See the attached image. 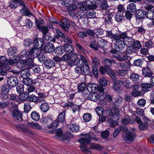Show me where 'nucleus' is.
<instances>
[{"label": "nucleus", "instance_id": "obj_48", "mask_svg": "<svg viewBox=\"0 0 154 154\" xmlns=\"http://www.w3.org/2000/svg\"><path fill=\"white\" fill-rule=\"evenodd\" d=\"M100 7L103 10H106L108 12L110 9L109 8V6L107 3V2L103 3L100 4Z\"/></svg>", "mask_w": 154, "mask_h": 154}, {"label": "nucleus", "instance_id": "obj_23", "mask_svg": "<svg viewBox=\"0 0 154 154\" xmlns=\"http://www.w3.org/2000/svg\"><path fill=\"white\" fill-rule=\"evenodd\" d=\"M69 128L71 131L76 132L79 131L80 127L78 124L76 123H74L70 125L69 127Z\"/></svg>", "mask_w": 154, "mask_h": 154}, {"label": "nucleus", "instance_id": "obj_41", "mask_svg": "<svg viewBox=\"0 0 154 154\" xmlns=\"http://www.w3.org/2000/svg\"><path fill=\"white\" fill-rule=\"evenodd\" d=\"M29 54V51L28 50H23L21 51L20 54V58H26Z\"/></svg>", "mask_w": 154, "mask_h": 154}, {"label": "nucleus", "instance_id": "obj_14", "mask_svg": "<svg viewBox=\"0 0 154 154\" xmlns=\"http://www.w3.org/2000/svg\"><path fill=\"white\" fill-rule=\"evenodd\" d=\"M146 16V11L142 9L138 10L136 13V17L139 19H142Z\"/></svg>", "mask_w": 154, "mask_h": 154}, {"label": "nucleus", "instance_id": "obj_16", "mask_svg": "<svg viewBox=\"0 0 154 154\" xmlns=\"http://www.w3.org/2000/svg\"><path fill=\"white\" fill-rule=\"evenodd\" d=\"M17 49L15 47H12L9 48L7 51L8 54L10 57V58L11 59V57L12 58L15 57L16 56V53L17 52Z\"/></svg>", "mask_w": 154, "mask_h": 154}, {"label": "nucleus", "instance_id": "obj_34", "mask_svg": "<svg viewBox=\"0 0 154 154\" xmlns=\"http://www.w3.org/2000/svg\"><path fill=\"white\" fill-rule=\"evenodd\" d=\"M59 24L66 31L68 30L70 26L67 21L64 22L60 21L59 22Z\"/></svg>", "mask_w": 154, "mask_h": 154}, {"label": "nucleus", "instance_id": "obj_61", "mask_svg": "<svg viewBox=\"0 0 154 154\" xmlns=\"http://www.w3.org/2000/svg\"><path fill=\"white\" fill-rule=\"evenodd\" d=\"M124 18V16L119 13L116 14L115 15V20L118 22L121 21Z\"/></svg>", "mask_w": 154, "mask_h": 154}, {"label": "nucleus", "instance_id": "obj_63", "mask_svg": "<svg viewBox=\"0 0 154 154\" xmlns=\"http://www.w3.org/2000/svg\"><path fill=\"white\" fill-rule=\"evenodd\" d=\"M59 123L58 121L56 120L51 124L49 126V128L52 129H55L57 127Z\"/></svg>", "mask_w": 154, "mask_h": 154}, {"label": "nucleus", "instance_id": "obj_36", "mask_svg": "<svg viewBox=\"0 0 154 154\" xmlns=\"http://www.w3.org/2000/svg\"><path fill=\"white\" fill-rule=\"evenodd\" d=\"M151 87V84L150 83H146L142 84V90L145 92L149 91Z\"/></svg>", "mask_w": 154, "mask_h": 154}, {"label": "nucleus", "instance_id": "obj_59", "mask_svg": "<svg viewBox=\"0 0 154 154\" xmlns=\"http://www.w3.org/2000/svg\"><path fill=\"white\" fill-rule=\"evenodd\" d=\"M31 69L35 73H40V69L38 66L33 65Z\"/></svg>", "mask_w": 154, "mask_h": 154}, {"label": "nucleus", "instance_id": "obj_4", "mask_svg": "<svg viewBox=\"0 0 154 154\" xmlns=\"http://www.w3.org/2000/svg\"><path fill=\"white\" fill-rule=\"evenodd\" d=\"M17 58L13 60L7 59L5 56H1L0 57V66H4L5 65H12L17 62Z\"/></svg>", "mask_w": 154, "mask_h": 154}, {"label": "nucleus", "instance_id": "obj_6", "mask_svg": "<svg viewBox=\"0 0 154 154\" xmlns=\"http://www.w3.org/2000/svg\"><path fill=\"white\" fill-rule=\"evenodd\" d=\"M91 137L88 134L82 135L80 138L78 140L81 145H85L89 143L91 140Z\"/></svg>", "mask_w": 154, "mask_h": 154}, {"label": "nucleus", "instance_id": "obj_17", "mask_svg": "<svg viewBox=\"0 0 154 154\" xmlns=\"http://www.w3.org/2000/svg\"><path fill=\"white\" fill-rule=\"evenodd\" d=\"M86 5L88 8L91 9H95L97 7V3L95 0H86Z\"/></svg>", "mask_w": 154, "mask_h": 154}, {"label": "nucleus", "instance_id": "obj_57", "mask_svg": "<svg viewBox=\"0 0 154 154\" xmlns=\"http://www.w3.org/2000/svg\"><path fill=\"white\" fill-rule=\"evenodd\" d=\"M90 147L91 149L100 150L103 148V147L99 144L94 143H92L90 145Z\"/></svg>", "mask_w": 154, "mask_h": 154}, {"label": "nucleus", "instance_id": "obj_11", "mask_svg": "<svg viewBox=\"0 0 154 154\" xmlns=\"http://www.w3.org/2000/svg\"><path fill=\"white\" fill-rule=\"evenodd\" d=\"M41 50L40 48L34 46L30 50L29 54L31 57L33 58L37 57Z\"/></svg>", "mask_w": 154, "mask_h": 154}, {"label": "nucleus", "instance_id": "obj_9", "mask_svg": "<svg viewBox=\"0 0 154 154\" xmlns=\"http://www.w3.org/2000/svg\"><path fill=\"white\" fill-rule=\"evenodd\" d=\"M79 70H81V72L82 74L85 75L89 74L90 72V70L89 67L88 63L87 65H85L81 68L78 69H76L75 70V72L77 73H79Z\"/></svg>", "mask_w": 154, "mask_h": 154}, {"label": "nucleus", "instance_id": "obj_52", "mask_svg": "<svg viewBox=\"0 0 154 154\" xmlns=\"http://www.w3.org/2000/svg\"><path fill=\"white\" fill-rule=\"evenodd\" d=\"M106 72L112 79L114 80L115 79V73L110 68L108 67Z\"/></svg>", "mask_w": 154, "mask_h": 154}, {"label": "nucleus", "instance_id": "obj_56", "mask_svg": "<svg viewBox=\"0 0 154 154\" xmlns=\"http://www.w3.org/2000/svg\"><path fill=\"white\" fill-rule=\"evenodd\" d=\"M137 50L132 47H129L127 48L125 53L127 54H131L137 52Z\"/></svg>", "mask_w": 154, "mask_h": 154}, {"label": "nucleus", "instance_id": "obj_12", "mask_svg": "<svg viewBox=\"0 0 154 154\" xmlns=\"http://www.w3.org/2000/svg\"><path fill=\"white\" fill-rule=\"evenodd\" d=\"M123 85V81L117 80L114 83L112 88L114 91H119L121 90Z\"/></svg>", "mask_w": 154, "mask_h": 154}, {"label": "nucleus", "instance_id": "obj_64", "mask_svg": "<svg viewBox=\"0 0 154 154\" xmlns=\"http://www.w3.org/2000/svg\"><path fill=\"white\" fill-rule=\"evenodd\" d=\"M146 17L147 18L152 20L154 18V11L150 10L146 14Z\"/></svg>", "mask_w": 154, "mask_h": 154}, {"label": "nucleus", "instance_id": "obj_37", "mask_svg": "<svg viewBox=\"0 0 154 154\" xmlns=\"http://www.w3.org/2000/svg\"><path fill=\"white\" fill-rule=\"evenodd\" d=\"M122 122L124 125H127L133 123V121L132 120L130 117L128 116V117L124 118L122 120Z\"/></svg>", "mask_w": 154, "mask_h": 154}, {"label": "nucleus", "instance_id": "obj_26", "mask_svg": "<svg viewBox=\"0 0 154 154\" xmlns=\"http://www.w3.org/2000/svg\"><path fill=\"white\" fill-rule=\"evenodd\" d=\"M26 99L29 102L36 103H38V97L33 94L29 95Z\"/></svg>", "mask_w": 154, "mask_h": 154}, {"label": "nucleus", "instance_id": "obj_58", "mask_svg": "<svg viewBox=\"0 0 154 154\" xmlns=\"http://www.w3.org/2000/svg\"><path fill=\"white\" fill-rule=\"evenodd\" d=\"M96 112L99 116H102L103 114V110L102 107H97L95 109Z\"/></svg>", "mask_w": 154, "mask_h": 154}, {"label": "nucleus", "instance_id": "obj_49", "mask_svg": "<svg viewBox=\"0 0 154 154\" xmlns=\"http://www.w3.org/2000/svg\"><path fill=\"white\" fill-rule=\"evenodd\" d=\"M120 66L123 69L127 71L130 68L128 63L126 62L120 63Z\"/></svg>", "mask_w": 154, "mask_h": 154}, {"label": "nucleus", "instance_id": "obj_7", "mask_svg": "<svg viewBox=\"0 0 154 154\" xmlns=\"http://www.w3.org/2000/svg\"><path fill=\"white\" fill-rule=\"evenodd\" d=\"M135 136V133L131 131L127 132L122 135L124 140L126 141H132L134 140Z\"/></svg>", "mask_w": 154, "mask_h": 154}, {"label": "nucleus", "instance_id": "obj_19", "mask_svg": "<svg viewBox=\"0 0 154 154\" xmlns=\"http://www.w3.org/2000/svg\"><path fill=\"white\" fill-rule=\"evenodd\" d=\"M43 40L40 38H37L35 39L33 42L34 47L40 48L42 47Z\"/></svg>", "mask_w": 154, "mask_h": 154}, {"label": "nucleus", "instance_id": "obj_5", "mask_svg": "<svg viewBox=\"0 0 154 154\" xmlns=\"http://www.w3.org/2000/svg\"><path fill=\"white\" fill-rule=\"evenodd\" d=\"M88 63L86 58L83 56L80 55V58L78 59V57L76 59L75 61V64L76 65L78 68V69L81 68L85 65H87Z\"/></svg>", "mask_w": 154, "mask_h": 154}, {"label": "nucleus", "instance_id": "obj_40", "mask_svg": "<svg viewBox=\"0 0 154 154\" xmlns=\"http://www.w3.org/2000/svg\"><path fill=\"white\" fill-rule=\"evenodd\" d=\"M89 47L92 49L97 50L98 48V44H97L96 40H91L89 44Z\"/></svg>", "mask_w": 154, "mask_h": 154}, {"label": "nucleus", "instance_id": "obj_1", "mask_svg": "<svg viewBox=\"0 0 154 154\" xmlns=\"http://www.w3.org/2000/svg\"><path fill=\"white\" fill-rule=\"evenodd\" d=\"M106 35L110 38L115 43V48L119 50H123L125 45H131L133 39L131 37L128 36L125 32H121L114 34L111 31H106Z\"/></svg>", "mask_w": 154, "mask_h": 154}, {"label": "nucleus", "instance_id": "obj_51", "mask_svg": "<svg viewBox=\"0 0 154 154\" xmlns=\"http://www.w3.org/2000/svg\"><path fill=\"white\" fill-rule=\"evenodd\" d=\"M31 106L30 103L25 102L24 103V111L26 112H28L31 109Z\"/></svg>", "mask_w": 154, "mask_h": 154}, {"label": "nucleus", "instance_id": "obj_21", "mask_svg": "<svg viewBox=\"0 0 154 154\" xmlns=\"http://www.w3.org/2000/svg\"><path fill=\"white\" fill-rule=\"evenodd\" d=\"M99 95L97 94L94 93L90 94L87 97L88 100L95 102L97 101L99 99Z\"/></svg>", "mask_w": 154, "mask_h": 154}, {"label": "nucleus", "instance_id": "obj_39", "mask_svg": "<svg viewBox=\"0 0 154 154\" xmlns=\"http://www.w3.org/2000/svg\"><path fill=\"white\" fill-rule=\"evenodd\" d=\"M140 77V75L138 74L132 72L130 73L129 78L132 81H138Z\"/></svg>", "mask_w": 154, "mask_h": 154}, {"label": "nucleus", "instance_id": "obj_29", "mask_svg": "<svg viewBox=\"0 0 154 154\" xmlns=\"http://www.w3.org/2000/svg\"><path fill=\"white\" fill-rule=\"evenodd\" d=\"M40 108L42 111L45 112L49 109V106L48 103L45 102L41 104Z\"/></svg>", "mask_w": 154, "mask_h": 154}, {"label": "nucleus", "instance_id": "obj_15", "mask_svg": "<svg viewBox=\"0 0 154 154\" xmlns=\"http://www.w3.org/2000/svg\"><path fill=\"white\" fill-rule=\"evenodd\" d=\"M46 54L43 50H41L37 57L40 61L44 63L47 59Z\"/></svg>", "mask_w": 154, "mask_h": 154}, {"label": "nucleus", "instance_id": "obj_38", "mask_svg": "<svg viewBox=\"0 0 154 154\" xmlns=\"http://www.w3.org/2000/svg\"><path fill=\"white\" fill-rule=\"evenodd\" d=\"M31 116L32 119L35 121H38L40 119V115L39 113L36 111L32 112L31 113Z\"/></svg>", "mask_w": 154, "mask_h": 154}, {"label": "nucleus", "instance_id": "obj_35", "mask_svg": "<svg viewBox=\"0 0 154 154\" xmlns=\"http://www.w3.org/2000/svg\"><path fill=\"white\" fill-rule=\"evenodd\" d=\"M123 100V98L121 97L116 98L114 102V105L116 107L121 106L122 104Z\"/></svg>", "mask_w": 154, "mask_h": 154}, {"label": "nucleus", "instance_id": "obj_32", "mask_svg": "<svg viewBox=\"0 0 154 154\" xmlns=\"http://www.w3.org/2000/svg\"><path fill=\"white\" fill-rule=\"evenodd\" d=\"M24 63L26 67L31 68L34 64L33 59L32 58H29L27 59H25Z\"/></svg>", "mask_w": 154, "mask_h": 154}, {"label": "nucleus", "instance_id": "obj_62", "mask_svg": "<svg viewBox=\"0 0 154 154\" xmlns=\"http://www.w3.org/2000/svg\"><path fill=\"white\" fill-rule=\"evenodd\" d=\"M17 91L19 94L22 93L24 91V86L22 84H19L16 88Z\"/></svg>", "mask_w": 154, "mask_h": 154}, {"label": "nucleus", "instance_id": "obj_43", "mask_svg": "<svg viewBox=\"0 0 154 154\" xmlns=\"http://www.w3.org/2000/svg\"><path fill=\"white\" fill-rule=\"evenodd\" d=\"M64 52H72L73 50V47L70 45L65 44L64 46Z\"/></svg>", "mask_w": 154, "mask_h": 154}, {"label": "nucleus", "instance_id": "obj_25", "mask_svg": "<svg viewBox=\"0 0 154 154\" xmlns=\"http://www.w3.org/2000/svg\"><path fill=\"white\" fill-rule=\"evenodd\" d=\"M45 65L47 69H50L55 66V63L52 60H48L45 61Z\"/></svg>", "mask_w": 154, "mask_h": 154}, {"label": "nucleus", "instance_id": "obj_8", "mask_svg": "<svg viewBox=\"0 0 154 154\" xmlns=\"http://www.w3.org/2000/svg\"><path fill=\"white\" fill-rule=\"evenodd\" d=\"M8 84L12 87L16 86L18 83V80L16 76H12L8 78L7 79Z\"/></svg>", "mask_w": 154, "mask_h": 154}, {"label": "nucleus", "instance_id": "obj_18", "mask_svg": "<svg viewBox=\"0 0 154 154\" xmlns=\"http://www.w3.org/2000/svg\"><path fill=\"white\" fill-rule=\"evenodd\" d=\"M30 75V71L28 69H24L20 72V76L23 79L29 77Z\"/></svg>", "mask_w": 154, "mask_h": 154}, {"label": "nucleus", "instance_id": "obj_31", "mask_svg": "<svg viewBox=\"0 0 154 154\" xmlns=\"http://www.w3.org/2000/svg\"><path fill=\"white\" fill-rule=\"evenodd\" d=\"M51 121L52 118L51 116L48 115L45 118H42L40 120V122L42 124L46 125L51 122Z\"/></svg>", "mask_w": 154, "mask_h": 154}, {"label": "nucleus", "instance_id": "obj_28", "mask_svg": "<svg viewBox=\"0 0 154 154\" xmlns=\"http://www.w3.org/2000/svg\"><path fill=\"white\" fill-rule=\"evenodd\" d=\"M94 9L88 8V9L87 10L86 15L89 18H94L96 16V12Z\"/></svg>", "mask_w": 154, "mask_h": 154}, {"label": "nucleus", "instance_id": "obj_50", "mask_svg": "<svg viewBox=\"0 0 154 154\" xmlns=\"http://www.w3.org/2000/svg\"><path fill=\"white\" fill-rule=\"evenodd\" d=\"M81 150L86 154H91V150L90 149L88 148L85 146H82L80 147Z\"/></svg>", "mask_w": 154, "mask_h": 154}, {"label": "nucleus", "instance_id": "obj_30", "mask_svg": "<svg viewBox=\"0 0 154 154\" xmlns=\"http://www.w3.org/2000/svg\"><path fill=\"white\" fill-rule=\"evenodd\" d=\"M119 61H122L128 59V56L125 52L121 53L120 54L115 57Z\"/></svg>", "mask_w": 154, "mask_h": 154}, {"label": "nucleus", "instance_id": "obj_55", "mask_svg": "<svg viewBox=\"0 0 154 154\" xmlns=\"http://www.w3.org/2000/svg\"><path fill=\"white\" fill-rule=\"evenodd\" d=\"M148 125L145 123L142 122L138 125V128L140 130L143 131L146 130L148 128Z\"/></svg>", "mask_w": 154, "mask_h": 154}, {"label": "nucleus", "instance_id": "obj_22", "mask_svg": "<svg viewBox=\"0 0 154 154\" xmlns=\"http://www.w3.org/2000/svg\"><path fill=\"white\" fill-rule=\"evenodd\" d=\"M142 75L145 77H150L152 74V71L150 69L146 68H144L142 70Z\"/></svg>", "mask_w": 154, "mask_h": 154}, {"label": "nucleus", "instance_id": "obj_60", "mask_svg": "<svg viewBox=\"0 0 154 154\" xmlns=\"http://www.w3.org/2000/svg\"><path fill=\"white\" fill-rule=\"evenodd\" d=\"M11 87L8 84L7 85H5L4 86L3 85L2 90L4 93L7 94L9 92Z\"/></svg>", "mask_w": 154, "mask_h": 154}, {"label": "nucleus", "instance_id": "obj_20", "mask_svg": "<svg viewBox=\"0 0 154 154\" xmlns=\"http://www.w3.org/2000/svg\"><path fill=\"white\" fill-rule=\"evenodd\" d=\"M65 111H62L59 114L56 120L58 121L59 123L61 122L62 123H64L66 121L65 119Z\"/></svg>", "mask_w": 154, "mask_h": 154}, {"label": "nucleus", "instance_id": "obj_10", "mask_svg": "<svg viewBox=\"0 0 154 154\" xmlns=\"http://www.w3.org/2000/svg\"><path fill=\"white\" fill-rule=\"evenodd\" d=\"M42 50H43L45 53H50L54 51V46L53 44L51 43H47L45 45L43 49Z\"/></svg>", "mask_w": 154, "mask_h": 154}, {"label": "nucleus", "instance_id": "obj_24", "mask_svg": "<svg viewBox=\"0 0 154 154\" xmlns=\"http://www.w3.org/2000/svg\"><path fill=\"white\" fill-rule=\"evenodd\" d=\"M28 126L30 128H33L35 129H37L38 130L42 129V127L38 124L33 122H28L27 124Z\"/></svg>", "mask_w": 154, "mask_h": 154}, {"label": "nucleus", "instance_id": "obj_54", "mask_svg": "<svg viewBox=\"0 0 154 154\" xmlns=\"http://www.w3.org/2000/svg\"><path fill=\"white\" fill-rule=\"evenodd\" d=\"M78 86V91L80 92L84 91L86 88V85L84 83L79 84Z\"/></svg>", "mask_w": 154, "mask_h": 154}, {"label": "nucleus", "instance_id": "obj_33", "mask_svg": "<svg viewBox=\"0 0 154 154\" xmlns=\"http://www.w3.org/2000/svg\"><path fill=\"white\" fill-rule=\"evenodd\" d=\"M20 11L21 14L23 15L28 17H30L32 15V13L27 9L26 7L23 8L20 10Z\"/></svg>", "mask_w": 154, "mask_h": 154}, {"label": "nucleus", "instance_id": "obj_2", "mask_svg": "<svg viewBox=\"0 0 154 154\" xmlns=\"http://www.w3.org/2000/svg\"><path fill=\"white\" fill-rule=\"evenodd\" d=\"M119 109L116 107L106 111V116L111 118L116 119L115 121L111 118L108 119V123L111 127H114L118 125V121L119 120Z\"/></svg>", "mask_w": 154, "mask_h": 154}, {"label": "nucleus", "instance_id": "obj_44", "mask_svg": "<svg viewBox=\"0 0 154 154\" xmlns=\"http://www.w3.org/2000/svg\"><path fill=\"white\" fill-rule=\"evenodd\" d=\"M18 0H11L9 2V6L11 8L15 9L17 7Z\"/></svg>", "mask_w": 154, "mask_h": 154}, {"label": "nucleus", "instance_id": "obj_42", "mask_svg": "<svg viewBox=\"0 0 154 154\" xmlns=\"http://www.w3.org/2000/svg\"><path fill=\"white\" fill-rule=\"evenodd\" d=\"M17 62L16 63H17L16 66L17 68L20 69L24 67H26L24 60H20L19 61L17 59Z\"/></svg>", "mask_w": 154, "mask_h": 154}, {"label": "nucleus", "instance_id": "obj_45", "mask_svg": "<svg viewBox=\"0 0 154 154\" xmlns=\"http://www.w3.org/2000/svg\"><path fill=\"white\" fill-rule=\"evenodd\" d=\"M55 51L56 55L58 56L61 55L64 52V50H63L61 47H57Z\"/></svg>", "mask_w": 154, "mask_h": 154}, {"label": "nucleus", "instance_id": "obj_27", "mask_svg": "<svg viewBox=\"0 0 154 154\" xmlns=\"http://www.w3.org/2000/svg\"><path fill=\"white\" fill-rule=\"evenodd\" d=\"M127 11L131 12H134L136 11V5L133 3H130L128 5L127 7Z\"/></svg>", "mask_w": 154, "mask_h": 154}, {"label": "nucleus", "instance_id": "obj_46", "mask_svg": "<svg viewBox=\"0 0 154 154\" xmlns=\"http://www.w3.org/2000/svg\"><path fill=\"white\" fill-rule=\"evenodd\" d=\"M133 47L136 49L137 51L141 47V45L140 42L138 41H136L133 43Z\"/></svg>", "mask_w": 154, "mask_h": 154}, {"label": "nucleus", "instance_id": "obj_53", "mask_svg": "<svg viewBox=\"0 0 154 154\" xmlns=\"http://www.w3.org/2000/svg\"><path fill=\"white\" fill-rule=\"evenodd\" d=\"M91 116L89 113H85L83 116V119L85 122H89L91 119Z\"/></svg>", "mask_w": 154, "mask_h": 154}, {"label": "nucleus", "instance_id": "obj_13", "mask_svg": "<svg viewBox=\"0 0 154 154\" xmlns=\"http://www.w3.org/2000/svg\"><path fill=\"white\" fill-rule=\"evenodd\" d=\"M12 115L14 118L15 120L20 121L22 119V114L19 110H15L13 111Z\"/></svg>", "mask_w": 154, "mask_h": 154}, {"label": "nucleus", "instance_id": "obj_3", "mask_svg": "<svg viewBox=\"0 0 154 154\" xmlns=\"http://www.w3.org/2000/svg\"><path fill=\"white\" fill-rule=\"evenodd\" d=\"M78 55L75 53H72L68 54H64L62 57V59L67 62L69 66H72L75 64V61L77 58Z\"/></svg>", "mask_w": 154, "mask_h": 154}, {"label": "nucleus", "instance_id": "obj_47", "mask_svg": "<svg viewBox=\"0 0 154 154\" xmlns=\"http://www.w3.org/2000/svg\"><path fill=\"white\" fill-rule=\"evenodd\" d=\"M22 82L24 84L27 86H29L31 85L33 82V80L31 79L28 77L22 80Z\"/></svg>", "mask_w": 154, "mask_h": 154}]
</instances>
